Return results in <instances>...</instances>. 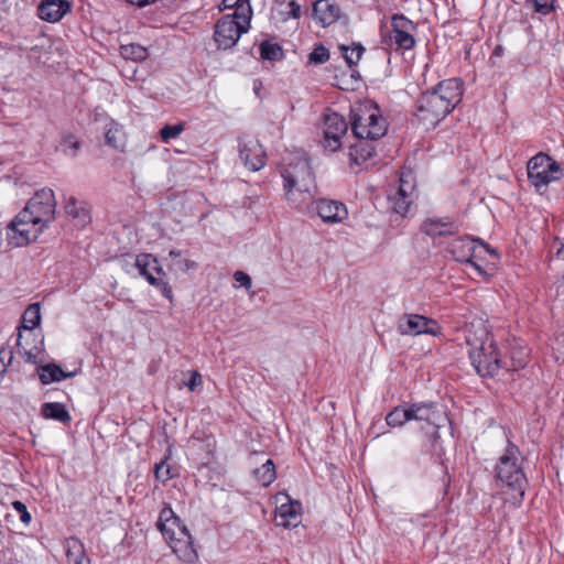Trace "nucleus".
Segmentation results:
<instances>
[{"instance_id":"obj_1","label":"nucleus","mask_w":564,"mask_h":564,"mask_svg":"<svg viewBox=\"0 0 564 564\" xmlns=\"http://www.w3.org/2000/svg\"><path fill=\"white\" fill-rule=\"evenodd\" d=\"M56 199L53 189L42 188L8 226V240L15 247L33 241L54 220Z\"/></svg>"},{"instance_id":"obj_2","label":"nucleus","mask_w":564,"mask_h":564,"mask_svg":"<svg viewBox=\"0 0 564 564\" xmlns=\"http://www.w3.org/2000/svg\"><path fill=\"white\" fill-rule=\"evenodd\" d=\"M462 96L460 79L443 80L434 89L421 95L416 101L415 116L426 129L434 128L459 104Z\"/></svg>"},{"instance_id":"obj_3","label":"nucleus","mask_w":564,"mask_h":564,"mask_svg":"<svg viewBox=\"0 0 564 564\" xmlns=\"http://www.w3.org/2000/svg\"><path fill=\"white\" fill-rule=\"evenodd\" d=\"M466 343L468 355L476 372L481 377H495L508 368V361L501 359L494 336L481 319L470 323Z\"/></svg>"},{"instance_id":"obj_4","label":"nucleus","mask_w":564,"mask_h":564,"mask_svg":"<svg viewBox=\"0 0 564 564\" xmlns=\"http://www.w3.org/2000/svg\"><path fill=\"white\" fill-rule=\"evenodd\" d=\"M351 131L357 140L349 148L350 162L360 165L373 156L372 142L386 134V120L377 108H360L352 113Z\"/></svg>"},{"instance_id":"obj_5","label":"nucleus","mask_w":564,"mask_h":564,"mask_svg":"<svg viewBox=\"0 0 564 564\" xmlns=\"http://www.w3.org/2000/svg\"><path fill=\"white\" fill-rule=\"evenodd\" d=\"M285 199L295 208H302L312 202L315 189V175L308 159L299 154L282 170Z\"/></svg>"},{"instance_id":"obj_6","label":"nucleus","mask_w":564,"mask_h":564,"mask_svg":"<svg viewBox=\"0 0 564 564\" xmlns=\"http://www.w3.org/2000/svg\"><path fill=\"white\" fill-rule=\"evenodd\" d=\"M522 454L519 447L508 441L503 454L499 457L495 471L497 478L512 490V503L520 505L522 501L528 479L522 468Z\"/></svg>"},{"instance_id":"obj_7","label":"nucleus","mask_w":564,"mask_h":564,"mask_svg":"<svg viewBox=\"0 0 564 564\" xmlns=\"http://www.w3.org/2000/svg\"><path fill=\"white\" fill-rule=\"evenodd\" d=\"M238 15V12L226 14L215 24L214 40L219 50L234 47L240 36L248 32L251 21L250 14L243 13L240 14V18Z\"/></svg>"},{"instance_id":"obj_8","label":"nucleus","mask_w":564,"mask_h":564,"mask_svg":"<svg viewBox=\"0 0 564 564\" xmlns=\"http://www.w3.org/2000/svg\"><path fill=\"white\" fill-rule=\"evenodd\" d=\"M478 249H484L488 253H496L484 240L479 238L475 239L470 236L458 237L448 246V251L456 261L470 264L480 275H485V270L474 261V258L477 257Z\"/></svg>"},{"instance_id":"obj_9","label":"nucleus","mask_w":564,"mask_h":564,"mask_svg":"<svg viewBox=\"0 0 564 564\" xmlns=\"http://www.w3.org/2000/svg\"><path fill=\"white\" fill-rule=\"evenodd\" d=\"M133 267L138 269V272L143 276L151 285L155 286L161 291L163 296L172 300L173 292L165 280L166 273L158 263V259L150 253L138 254L134 259Z\"/></svg>"},{"instance_id":"obj_10","label":"nucleus","mask_w":564,"mask_h":564,"mask_svg":"<svg viewBox=\"0 0 564 564\" xmlns=\"http://www.w3.org/2000/svg\"><path fill=\"white\" fill-rule=\"evenodd\" d=\"M560 164L549 155L539 153L528 162V178L535 187L546 186L561 177Z\"/></svg>"},{"instance_id":"obj_11","label":"nucleus","mask_w":564,"mask_h":564,"mask_svg":"<svg viewBox=\"0 0 564 564\" xmlns=\"http://www.w3.org/2000/svg\"><path fill=\"white\" fill-rule=\"evenodd\" d=\"M417 26L403 14H394L391 18V31L389 33L388 44L395 51L412 50L415 44V34Z\"/></svg>"},{"instance_id":"obj_12","label":"nucleus","mask_w":564,"mask_h":564,"mask_svg":"<svg viewBox=\"0 0 564 564\" xmlns=\"http://www.w3.org/2000/svg\"><path fill=\"white\" fill-rule=\"evenodd\" d=\"M410 171L402 172L400 184L394 195L389 196V203L393 212L402 217L406 216L415 197V186Z\"/></svg>"},{"instance_id":"obj_13","label":"nucleus","mask_w":564,"mask_h":564,"mask_svg":"<svg viewBox=\"0 0 564 564\" xmlns=\"http://www.w3.org/2000/svg\"><path fill=\"white\" fill-rule=\"evenodd\" d=\"M398 330L402 335L417 336L422 334L437 335L441 327L437 322L419 314H404L399 318Z\"/></svg>"},{"instance_id":"obj_14","label":"nucleus","mask_w":564,"mask_h":564,"mask_svg":"<svg viewBox=\"0 0 564 564\" xmlns=\"http://www.w3.org/2000/svg\"><path fill=\"white\" fill-rule=\"evenodd\" d=\"M239 155L243 165L250 171H259L265 164V152L253 135L243 134L240 137Z\"/></svg>"},{"instance_id":"obj_15","label":"nucleus","mask_w":564,"mask_h":564,"mask_svg":"<svg viewBox=\"0 0 564 564\" xmlns=\"http://www.w3.org/2000/svg\"><path fill=\"white\" fill-rule=\"evenodd\" d=\"M348 124L343 116L330 113L324 121V147L332 152L341 145V138L346 134Z\"/></svg>"},{"instance_id":"obj_16","label":"nucleus","mask_w":564,"mask_h":564,"mask_svg":"<svg viewBox=\"0 0 564 564\" xmlns=\"http://www.w3.org/2000/svg\"><path fill=\"white\" fill-rule=\"evenodd\" d=\"M315 210L324 223L338 224L348 216L345 204L338 200L318 199L315 202Z\"/></svg>"},{"instance_id":"obj_17","label":"nucleus","mask_w":564,"mask_h":564,"mask_svg":"<svg viewBox=\"0 0 564 564\" xmlns=\"http://www.w3.org/2000/svg\"><path fill=\"white\" fill-rule=\"evenodd\" d=\"M176 539L167 543L176 556L186 564L194 563L198 555L194 547L193 538L188 530H178Z\"/></svg>"},{"instance_id":"obj_18","label":"nucleus","mask_w":564,"mask_h":564,"mask_svg":"<svg viewBox=\"0 0 564 564\" xmlns=\"http://www.w3.org/2000/svg\"><path fill=\"white\" fill-rule=\"evenodd\" d=\"M421 230L425 235L436 238L443 236H453L459 231L458 225L452 218H427L421 225Z\"/></svg>"},{"instance_id":"obj_19","label":"nucleus","mask_w":564,"mask_h":564,"mask_svg":"<svg viewBox=\"0 0 564 564\" xmlns=\"http://www.w3.org/2000/svg\"><path fill=\"white\" fill-rule=\"evenodd\" d=\"M156 525L167 542L178 536V530H187L170 506H165L161 510Z\"/></svg>"},{"instance_id":"obj_20","label":"nucleus","mask_w":564,"mask_h":564,"mask_svg":"<svg viewBox=\"0 0 564 564\" xmlns=\"http://www.w3.org/2000/svg\"><path fill=\"white\" fill-rule=\"evenodd\" d=\"M70 11L67 0H42L37 7L39 17L50 23L58 22Z\"/></svg>"},{"instance_id":"obj_21","label":"nucleus","mask_w":564,"mask_h":564,"mask_svg":"<svg viewBox=\"0 0 564 564\" xmlns=\"http://www.w3.org/2000/svg\"><path fill=\"white\" fill-rule=\"evenodd\" d=\"M340 14L335 0H316L313 4V19L322 26L335 23Z\"/></svg>"},{"instance_id":"obj_22","label":"nucleus","mask_w":564,"mask_h":564,"mask_svg":"<svg viewBox=\"0 0 564 564\" xmlns=\"http://www.w3.org/2000/svg\"><path fill=\"white\" fill-rule=\"evenodd\" d=\"M64 210L76 226L85 227L90 223V213L87 205L74 196L66 198Z\"/></svg>"},{"instance_id":"obj_23","label":"nucleus","mask_w":564,"mask_h":564,"mask_svg":"<svg viewBox=\"0 0 564 564\" xmlns=\"http://www.w3.org/2000/svg\"><path fill=\"white\" fill-rule=\"evenodd\" d=\"M41 414L47 420H54L63 424L72 421V416L65 404L59 402H45L41 406Z\"/></svg>"},{"instance_id":"obj_24","label":"nucleus","mask_w":564,"mask_h":564,"mask_svg":"<svg viewBox=\"0 0 564 564\" xmlns=\"http://www.w3.org/2000/svg\"><path fill=\"white\" fill-rule=\"evenodd\" d=\"M67 561L72 564H89L85 554V547L82 541L75 536L67 538L64 543Z\"/></svg>"},{"instance_id":"obj_25","label":"nucleus","mask_w":564,"mask_h":564,"mask_svg":"<svg viewBox=\"0 0 564 564\" xmlns=\"http://www.w3.org/2000/svg\"><path fill=\"white\" fill-rule=\"evenodd\" d=\"M300 509L301 505L293 501L282 503L280 507H278L276 514L282 519L280 524L285 528L296 527L301 521Z\"/></svg>"},{"instance_id":"obj_26","label":"nucleus","mask_w":564,"mask_h":564,"mask_svg":"<svg viewBox=\"0 0 564 564\" xmlns=\"http://www.w3.org/2000/svg\"><path fill=\"white\" fill-rule=\"evenodd\" d=\"M40 381L43 384H50L52 382H58L63 379L70 378L74 376L73 372H65L63 369L55 364H47L39 367L37 369Z\"/></svg>"},{"instance_id":"obj_27","label":"nucleus","mask_w":564,"mask_h":564,"mask_svg":"<svg viewBox=\"0 0 564 564\" xmlns=\"http://www.w3.org/2000/svg\"><path fill=\"white\" fill-rule=\"evenodd\" d=\"M411 420L426 421L435 424L436 411L434 403H414L410 406Z\"/></svg>"},{"instance_id":"obj_28","label":"nucleus","mask_w":564,"mask_h":564,"mask_svg":"<svg viewBox=\"0 0 564 564\" xmlns=\"http://www.w3.org/2000/svg\"><path fill=\"white\" fill-rule=\"evenodd\" d=\"M252 474L261 486L268 487L276 478L275 465L272 459H267L260 467L254 468Z\"/></svg>"},{"instance_id":"obj_29","label":"nucleus","mask_w":564,"mask_h":564,"mask_svg":"<svg viewBox=\"0 0 564 564\" xmlns=\"http://www.w3.org/2000/svg\"><path fill=\"white\" fill-rule=\"evenodd\" d=\"M169 257L171 258V262L169 263V269L175 272H187L189 270H194L197 268L196 262L183 258L182 252L180 250H171L169 252Z\"/></svg>"},{"instance_id":"obj_30","label":"nucleus","mask_w":564,"mask_h":564,"mask_svg":"<svg viewBox=\"0 0 564 564\" xmlns=\"http://www.w3.org/2000/svg\"><path fill=\"white\" fill-rule=\"evenodd\" d=\"M529 360V351L525 347L513 346L510 350V362H508L507 371H518L527 366Z\"/></svg>"},{"instance_id":"obj_31","label":"nucleus","mask_w":564,"mask_h":564,"mask_svg":"<svg viewBox=\"0 0 564 564\" xmlns=\"http://www.w3.org/2000/svg\"><path fill=\"white\" fill-rule=\"evenodd\" d=\"M120 55L124 59H131L133 62H142L148 58L149 52L148 48L138 44L130 43L120 46Z\"/></svg>"},{"instance_id":"obj_32","label":"nucleus","mask_w":564,"mask_h":564,"mask_svg":"<svg viewBox=\"0 0 564 564\" xmlns=\"http://www.w3.org/2000/svg\"><path fill=\"white\" fill-rule=\"evenodd\" d=\"M41 314H40V304H31L24 312L22 316V326L19 330H28L29 335H32V330L40 324Z\"/></svg>"},{"instance_id":"obj_33","label":"nucleus","mask_w":564,"mask_h":564,"mask_svg":"<svg viewBox=\"0 0 564 564\" xmlns=\"http://www.w3.org/2000/svg\"><path fill=\"white\" fill-rule=\"evenodd\" d=\"M343 57L349 67L357 66L365 53V47L360 43H352L350 46H339Z\"/></svg>"},{"instance_id":"obj_34","label":"nucleus","mask_w":564,"mask_h":564,"mask_svg":"<svg viewBox=\"0 0 564 564\" xmlns=\"http://www.w3.org/2000/svg\"><path fill=\"white\" fill-rule=\"evenodd\" d=\"M408 421H411L410 408L395 406L386 416V422L391 427H400Z\"/></svg>"},{"instance_id":"obj_35","label":"nucleus","mask_w":564,"mask_h":564,"mask_svg":"<svg viewBox=\"0 0 564 564\" xmlns=\"http://www.w3.org/2000/svg\"><path fill=\"white\" fill-rule=\"evenodd\" d=\"M260 56L268 61H279L283 57V50L276 43L264 41L260 44Z\"/></svg>"},{"instance_id":"obj_36","label":"nucleus","mask_w":564,"mask_h":564,"mask_svg":"<svg viewBox=\"0 0 564 564\" xmlns=\"http://www.w3.org/2000/svg\"><path fill=\"white\" fill-rule=\"evenodd\" d=\"M61 151L69 158H75L80 150V142L73 134H65L61 140Z\"/></svg>"},{"instance_id":"obj_37","label":"nucleus","mask_w":564,"mask_h":564,"mask_svg":"<svg viewBox=\"0 0 564 564\" xmlns=\"http://www.w3.org/2000/svg\"><path fill=\"white\" fill-rule=\"evenodd\" d=\"M24 336L22 332H19V336L17 339V347L19 350V354L24 358V360L29 364H36L37 362V354L39 350L36 347L29 348L28 345L23 343Z\"/></svg>"},{"instance_id":"obj_38","label":"nucleus","mask_w":564,"mask_h":564,"mask_svg":"<svg viewBox=\"0 0 564 564\" xmlns=\"http://www.w3.org/2000/svg\"><path fill=\"white\" fill-rule=\"evenodd\" d=\"M235 8V12L239 14L248 13L250 18L252 17V9L250 6V0H223L220 10L232 9ZM240 18V15H238Z\"/></svg>"},{"instance_id":"obj_39","label":"nucleus","mask_w":564,"mask_h":564,"mask_svg":"<svg viewBox=\"0 0 564 564\" xmlns=\"http://www.w3.org/2000/svg\"><path fill=\"white\" fill-rule=\"evenodd\" d=\"M169 458L170 456L165 455L160 463L154 465V476L162 482H165L175 476L171 470V466L167 464Z\"/></svg>"},{"instance_id":"obj_40","label":"nucleus","mask_w":564,"mask_h":564,"mask_svg":"<svg viewBox=\"0 0 564 564\" xmlns=\"http://www.w3.org/2000/svg\"><path fill=\"white\" fill-rule=\"evenodd\" d=\"M121 134V128L118 123H110L105 133L106 144L118 149L120 147L119 135Z\"/></svg>"},{"instance_id":"obj_41","label":"nucleus","mask_w":564,"mask_h":564,"mask_svg":"<svg viewBox=\"0 0 564 564\" xmlns=\"http://www.w3.org/2000/svg\"><path fill=\"white\" fill-rule=\"evenodd\" d=\"M184 130L183 123L165 124L160 130V137L163 142L167 143L170 140L177 138Z\"/></svg>"},{"instance_id":"obj_42","label":"nucleus","mask_w":564,"mask_h":564,"mask_svg":"<svg viewBox=\"0 0 564 564\" xmlns=\"http://www.w3.org/2000/svg\"><path fill=\"white\" fill-rule=\"evenodd\" d=\"M329 59V52L328 50L319 44L317 45L312 53L308 55V62L311 64H324Z\"/></svg>"},{"instance_id":"obj_43","label":"nucleus","mask_w":564,"mask_h":564,"mask_svg":"<svg viewBox=\"0 0 564 564\" xmlns=\"http://www.w3.org/2000/svg\"><path fill=\"white\" fill-rule=\"evenodd\" d=\"M13 350L11 347H2L0 349V378L4 376L8 367L12 364Z\"/></svg>"},{"instance_id":"obj_44","label":"nucleus","mask_w":564,"mask_h":564,"mask_svg":"<svg viewBox=\"0 0 564 564\" xmlns=\"http://www.w3.org/2000/svg\"><path fill=\"white\" fill-rule=\"evenodd\" d=\"M532 4L534 11L542 15L550 14L554 9V0H532Z\"/></svg>"},{"instance_id":"obj_45","label":"nucleus","mask_w":564,"mask_h":564,"mask_svg":"<svg viewBox=\"0 0 564 564\" xmlns=\"http://www.w3.org/2000/svg\"><path fill=\"white\" fill-rule=\"evenodd\" d=\"M12 507L15 511L19 512L20 520L28 525L31 522L32 517L31 513L28 511L26 506L22 501L15 500L12 502Z\"/></svg>"},{"instance_id":"obj_46","label":"nucleus","mask_w":564,"mask_h":564,"mask_svg":"<svg viewBox=\"0 0 564 564\" xmlns=\"http://www.w3.org/2000/svg\"><path fill=\"white\" fill-rule=\"evenodd\" d=\"M234 279L240 286L245 289H250L252 285L251 278L243 271H236L234 273Z\"/></svg>"},{"instance_id":"obj_47","label":"nucleus","mask_w":564,"mask_h":564,"mask_svg":"<svg viewBox=\"0 0 564 564\" xmlns=\"http://www.w3.org/2000/svg\"><path fill=\"white\" fill-rule=\"evenodd\" d=\"M185 384L191 391H194L199 384H202V376L196 370L192 371L191 378Z\"/></svg>"},{"instance_id":"obj_48","label":"nucleus","mask_w":564,"mask_h":564,"mask_svg":"<svg viewBox=\"0 0 564 564\" xmlns=\"http://www.w3.org/2000/svg\"><path fill=\"white\" fill-rule=\"evenodd\" d=\"M290 12L289 15L297 19L301 15V6L296 3L294 0L289 2Z\"/></svg>"},{"instance_id":"obj_49","label":"nucleus","mask_w":564,"mask_h":564,"mask_svg":"<svg viewBox=\"0 0 564 564\" xmlns=\"http://www.w3.org/2000/svg\"><path fill=\"white\" fill-rule=\"evenodd\" d=\"M129 3L138 6V7H144L154 0H127Z\"/></svg>"},{"instance_id":"obj_50","label":"nucleus","mask_w":564,"mask_h":564,"mask_svg":"<svg viewBox=\"0 0 564 564\" xmlns=\"http://www.w3.org/2000/svg\"><path fill=\"white\" fill-rule=\"evenodd\" d=\"M557 257L564 260V245L558 249Z\"/></svg>"},{"instance_id":"obj_51","label":"nucleus","mask_w":564,"mask_h":564,"mask_svg":"<svg viewBox=\"0 0 564 564\" xmlns=\"http://www.w3.org/2000/svg\"><path fill=\"white\" fill-rule=\"evenodd\" d=\"M500 53H501V47L500 46L496 47L495 54L499 55Z\"/></svg>"}]
</instances>
